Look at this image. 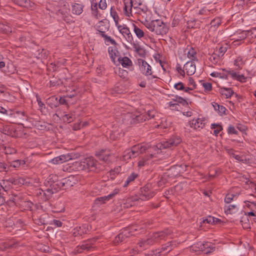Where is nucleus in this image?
I'll list each match as a JSON object with an SVG mask.
<instances>
[{"label":"nucleus","instance_id":"obj_30","mask_svg":"<svg viewBox=\"0 0 256 256\" xmlns=\"http://www.w3.org/2000/svg\"><path fill=\"white\" fill-rule=\"evenodd\" d=\"M63 120L67 123L73 122L76 118L74 112H71L68 114L64 115L62 117Z\"/></svg>","mask_w":256,"mask_h":256},{"label":"nucleus","instance_id":"obj_34","mask_svg":"<svg viewBox=\"0 0 256 256\" xmlns=\"http://www.w3.org/2000/svg\"><path fill=\"white\" fill-rule=\"evenodd\" d=\"M134 27V32L138 38H141L144 37V33L142 30L136 26L134 24H132Z\"/></svg>","mask_w":256,"mask_h":256},{"label":"nucleus","instance_id":"obj_60","mask_svg":"<svg viewBox=\"0 0 256 256\" xmlns=\"http://www.w3.org/2000/svg\"><path fill=\"white\" fill-rule=\"evenodd\" d=\"M138 62L140 64V70L142 72H143L144 70H145V69L146 68V66H145V65L144 64V63L147 62L142 59H138Z\"/></svg>","mask_w":256,"mask_h":256},{"label":"nucleus","instance_id":"obj_5","mask_svg":"<svg viewBox=\"0 0 256 256\" xmlns=\"http://www.w3.org/2000/svg\"><path fill=\"white\" fill-rule=\"evenodd\" d=\"M191 249L196 252H203L208 254L212 252L214 249V244L210 242H198L191 246Z\"/></svg>","mask_w":256,"mask_h":256},{"label":"nucleus","instance_id":"obj_55","mask_svg":"<svg viewBox=\"0 0 256 256\" xmlns=\"http://www.w3.org/2000/svg\"><path fill=\"white\" fill-rule=\"evenodd\" d=\"M202 86L204 88L205 92H210L212 89V84L210 82H204Z\"/></svg>","mask_w":256,"mask_h":256},{"label":"nucleus","instance_id":"obj_53","mask_svg":"<svg viewBox=\"0 0 256 256\" xmlns=\"http://www.w3.org/2000/svg\"><path fill=\"white\" fill-rule=\"evenodd\" d=\"M248 36V34L247 31H242L240 33V36L236 40H244Z\"/></svg>","mask_w":256,"mask_h":256},{"label":"nucleus","instance_id":"obj_26","mask_svg":"<svg viewBox=\"0 0 256 256\" xmlns=\"http://www.w3.org/2000/svg\"><path fill=\"white\" fill-rule=\"evenodd\" d=\"M187 50V56L188 58L190 59V60H192L194 62L198 61L196 58V50L192 48H190L189 49L186 48L185 51L186 52Z\"/></svg>","mask_w":256,"mask_h":256},{"label":"nucleus","instance_id":"obj_50","mask_svg":"<svg viewBox=\"0 0 256 256\" xmlns=\"http://www.w3.org/2000/svg\"><path fill=\"white\" fill-rule=\"evenodd\" d=\"M4 152L6 154H12L16 152V150L10 146H4Z\"/></svg>","mask_w":256,"mask_h":256},{"label":"nucleus","instance_id":"obj_36","mask_svg":"<svg viewBox=\"0 0 256 256\" xmlns=\"http://www.w3.org/2000/svg\"><path fill=\"white\" fill-rule=\"evenodd\" d=\"M140 251L138 246H136L132 248H128L126 250V254L128 256H134L138 254Z\"/></svg>","mask_w":256,"mask_h":256},{"label":"nucleus","instance_id":"obj_25","mask_svg":"<svg viewBox=\"0 0 256 256\" xmlns=\"http://www.w3.org/2000/svg\"><path fill=\"white\" fill-rule=\"evenodd\" d=\"M83 11V6L79 4L75 3L72 5V12L74 14L79 15Z\"/></svg>","mask_w":256,"mask_h":256},{"label":"nucleus","instance_id":"obj_2","mask_svg":"<svg viewBox=\"0 0 256 256\" xmlns=\"http://www.w3.org/2000/svg\"><path fill=\"white\" fill-rule=\"evenodd\" d=\"M145 26L149 30L160 36L166 34L169 30L167 24L159 19L150 22L147 21Z\"/></svg>","mask_w":256,"mask_h":256},{"label":"nucleus","instance_id":"obj_20","mask_svg":"<svg viewBox=\"0 0 256 256\" xmlns=\"http://www.w3.org/2000/svg\"><path fill=\"white\" fill-rule=\"evenodd\" d=\"M205 125L204 120L202 118H198L196 120H192L190 122V126L191 128H193L196 130L202 129Z\"/></svg>","mask_w":256,"mask_h":256},{"label":"nucleus","instance_id":"obj_22","mask_svg":"<svg viewBox=\"0 0 256 256\" xmlns=\"http://www.w3.org/2000/svg\"><path fill=\"white\" fill-rule=\"evenodd\" d=\"M132 234H131L130 235ZM130 235V232L127 230H125L122 232L118 234L114 240V243L115 244H118L120 242L124 240L126 238L128 237Z\"/></svg>","mask_w":256,"mask_h":256},{"label":"nucleus","instance_id":"obj_43","mask_svg":"<svg viewBox=\"0 0 256 256\" xmlns=\"http://www.w3.org/2000/svg\"><path fill=\"white\" fill-rule=\"evenodd\" d=\"M211 128L212 129H215L214 131V134L216 136H217L219 134V132L222 130V126L220 125L216 124H212Z\"/></svg>","mask_w":256,"mask_h":256},{"label":"nucleus","instance_id":"obj_27","mask_svg":"<svg viewBox=\"0 0 256 256\" xmlns=\"http://www.w3.org/2000/svg\"><path fill=\"white\" fill-rule=\"evenodd\" d=\"M227 70L222 69L220 72H214L210 74V76L212 77H219L222 78H228V73H226Z\"/></svg>","mask_w":256,"mask_h":256},{"label":"nucleus","instance_id":"obj_1","mask_svg":"<svg viewBox=\"0 0 256 256\" xmlns=\"http://www.w3.org/2000/svg\"><path fill=\"white\" fill-rule=\"evenodd\" d=\"M74 165L78 170H88L89 171L98 172L106 169V166L99 162L92 157L87 158L82 162H76Z\"/></svg>","mask_w":256,"mask_h":256},{"label":"nucleus","instance_id":"obj_16","mask_svg":"<svg viewBox=\"0 0 256 256\" xmlns=\"http://www.w3.org/2000/svg\"><path fill=\"white\" fill-rule=\"evenodd\" d=\"M187 166L184 164L173 166L170 168V174L174 176H180L186 171Z\"/></svg>","mask_w":256,"mask_h":256},{"label":"nucleus","instance_id":"obj_58","mask_svg":"<svg viewBox=\"0 0 256 256\" xmlns=\"http://www.w3.org/2000/svg\"><path fill=\"white\" fill-rule=\"evenodd\" d=\"M144 114L147 116L146 120H150L154 116L155 112L154 110H148Z\"/></svg>","mask_w":256,"mask_h":256},{"label":"nucleus","instance_id":"obj_51","mask_svg":"<svg viewBox=\"0 0 256 256\" xmlns=\"http://www.w3.org/2000/svg\"><path fill=\"white\" fill-rule=\"evenodd\" d=\"M227 152L230 155L234 158L235 159L240 160L241 157L238 155L235 154L234 152V150L232 149H226Z\"/></svg>","mask_w":256,"mask_h":256},{"label":"nucleus","instance_id":"obj_29","mask_svg":"<svg viewBox=\"0 0 256 256\" xmlns=\"http://www.w3.org/2000/svg\"><path fill=\"white\" fill-rule=\"evenodd\" d=\"M220 92L226 98H230L234 94V92L231 88H220Z\"/></svg>","mask_w":256,"mask_h":256},{"label":"nucleus","instance_id":"obj_15","mask_svg":"<svg viewBox=\"0 0 256 256\" xmlns=\"http://www.w3.org/2000/svg\"><path fill=\"white\" fill-rule=\"evenodd\" d=\"M147 152V154L142 156L140 160L138 162V166L139 168H141L144 166L148 164L149 163V161L155 157V154L152 153V148H149L147 146V149L146 150V152Z\"/></svg>","mask_w":256,"mask_h":256},{"label":"nucleus","instance_id":"obj_45","mask_svg":"<svg viewBox=\"0 0 256 256\" xmlns=\"http://www.w3.org/2000/svg\"><path fill=\"white\" fill-rule=\"evenodd\" d=\"M145 76H146V80L150 84L154 83L156 80L158 78L156 76L153 75L152 74H151L150 75Z\"/></svg>","mask_w":256,"mask_h":256},{"label":"nucleus","instance_id":"obj_62","mask_svg":"<svg viewBox=\"0 0 256 256\" xmlns=\"http://www.w3.org/2000/svg\"><path fill=\"white\" fill-rule=\"evenodd\" d=\"M174 88L177 90H183L184 89V84L182 82H179L174 84Z\"/></svg>","mask_w":256,"mask_h":256},{"label":"nucleus","instance_id":"obj_63","mask_svg":"<svg viewBox=\"0 0 256 256\" xmlns=\"http://www.w3.org/2000/svg\"><path fill=\"white\" fill-rule=\"evenodd\" d=\"M110 175L111 176L112 178H114V176H115V174H118L120 173V168H114V170H112L109 172Z\"/></svg>","mask_w":256,"mask_h":256},{"label":"nucleus","instance_id":"obj_23","mask_svg":"<svg viewBox=\"0 0 256 256\" xmlns=\"http://www.w3.org/2000/svg\"><path fill=\"white\" fill-rule=\"evenodd\" d=\"M71 159L68 156L61 155L60 156L54 158H52L50 162L53 164H59L64 162L68 161V160Z\"/></svg>","mask_w":256,"mask_h":256},{"label":"nucleus","instance_id":"obj_33","mask_svg":"<svg viewBox=\"0 0 256 256\" xmlns=\"http://www.w3.org/2000/svg\"><path fill=\"white\" fill-rule=\"evenodd\" d=\"M12 32L10 26L0 22V32L8 34Z\"/></svg>","mask_w":256,"mask_h":256},{"label":"nucleus","instance_id":"obj_61","mask_svg":"<svg viewBox=\"0 0 256 256\" xmlns=\"http://www.w3.org/2000/svg\"><path fill=\"white\" fill-rule=\"evenodd\" d=\"M247 206L251 210L250 212H248V216H254L256 219V212H255L254 209L252 207H251V206L250 204H248Z\"/></svg>","mask_w":256,"mask_h":256},{"label":"nucleus","instance_id":"obj_14","mask_svg":"<svg viewBox=\"0 0 256 256\" xmlns=\"http://www.w3.org/2000/svg\"><path fill=\"white\" fill-rule=\"evenodd\" d=\"M182 142L181 138L178 136H172L167 141L161 143L160 148H166L172 146H176Z\"/></svg>","mask_w":256,"mask_h":256},{"label":"nucleus","instance_id":"obj_44","mask_svg":"<svg viewBox=\"0 0 256 256\" xmlns=\"http://www.w3.org/2000/svg\"><path fill=\"white\" fill-rule=\"evenodd\" d=\"M110 15L112 17L116 26L118 24L119 18L116 12L112 8H110Z\"/></svg>","mask_w":256,"mask_h":256},{"label":"nucleus","instance_id":"obj_8","mask_svg":"<svg viewBox=\"0 0 256 256\" xmlns=\"http://www.w3.org/2000/svg\"><path fill=\"white\" fill-rule=\"evenodd\" d=\"M52 12H56L58 15H61L64 20L66 21V18L68 14L69 8L68 4L64 2L60 3V5L56 6V8L52 10Z\"/></svg>","mask_w":256,"mask_h":256},{"label":"nucleus","instance_id":"obj_56","mask_svg":"<svg viewBox=\"0 0 256 256\" xmlns=\"http://www.w3.org/2000/svg\"><path fill=\"white\" fill-rule=\"evenodd\" d=\"M203 223L205 224H214L215 223L214 218L212 216H209L203 220Z\"/></svg>","mask_w":256,"mask_h":256},{"label":"nucleus","instance_id":"obj_46","mask_svg":"<svg viewBox=\"0 0 256 256\" xmlns=\"http://www.w3.org/2000/svg\"><path fill=\"white\" fill-rule=\"evenodd\" d=\"M236 208V206L234 204H230L228 206H225L224 208V212L226 214H231L232 210Z\"/></svg>","mask_w":256,"mask_h":256},{"label":"nucleus","instance_id":"obj_40","mask_svg":"<svg viewBox=\"0 0 256 256\" xmlns=\"http://www.w3.org/2000/svg\"><path fill=\"white\" fill-rule=\"evenodd\" d=\"M220 58L221 57L219 55L214 52L210 57V60L212 64H216L220 62Z\"/></svg>","mask_w":256,"mask_h":256},{"label":"nucleus","instance_id":"obj_4","mask_svg":"<svg viewBox=\"0 0 256 256\" xmlns=\"http://www.w3.org/2000/svg\"><path fill=\"white\" fill-rule=\"evenodd\" d=\"M147 146L138 144L132 146L130 149L126 150L122 156V158L124 160H126L132 158H136L140 154H144L146 152Z\"/></svg>","mask_w":256,"mask_h":256},{"label":"nucleus","instance_id":"obj_17","mask_svg":"<svg viewBox=\"0 0 256 256\" xmlns=\"http://www.w3.org/2000/svg\"><path fill=\"white\" fill-rule=\"evenodd\" d=\"M155 195V192L150 189V186L146 184L140 188V198L142 200H148Z\"/></svg>","mask_w":256,"mask_h":256},{"label":"nucleus","instance_id":"obj_6","mask_svg":"<svg viewBox=\"0 0 256 256\" xmlns=\"http://www.w3.org/2000/svg\"><path fill=\"white\" fill-rule=\"evenodd\" d=\"M10 200L12 202L22 210H32L33 204L30 201L24 200L19 196H14L10 198Z\"/></svg>","mask_w":256,"mask_h":256},{"label":"nucleus","instance_id":"obj_57","mask_svg":"<svg viewBox=\"0 0 256 256\" xmlns=\"http://www.w3.org/2000/svg\"><path fill=\"white\" fill-rule=\"evenodd\" d=\"M98 7L100 9L104 10L107 7V4L106 0H100L99 2Z\"/></svg>","mask_w":256,"mask_h":256},{"label":"nucleus","instance_id":"obj_54","mask_svg":"<svg viewBox=\"0 0 256 256\" xmlns=\"http://www.w3.org/2000/svg\"><path fill=\"white\" fill-rule=\"evenodd\" d=\"M227 50V48L226 46H220L218 50V55L221 58L224 55L225 52Z\"/></svg>","mask_w":256,"mask_h":256},{"label":"nucleus","instance_id":"obj_12","mask_svg":"<svg viewBox=\"0 0 256 256\" xmlns=\"http://www.w3.org/2000/svg\"><path fill=\"white\" fill-rule=\"evenodd\" d=\"M9 115L10 120L14 124H20L26 119L25 114L23 111L10 112Z\"/></svg>","mask_w":256,"mask_h":256},{"label":"nucleus","instance_id":"obj_3","mask_svg":"<svg viewBox=\"0 0 256 256\" xmlns=\"http://www.w3.org/2000/svg\"><path fill=\"white\" fill-rule=\"evenodd\" d=\"M124 13L127 16H133V14L144 15L146 14L147 8H142L140 6H133L132 0H124Z\"/></svg>","mask_w":256,"mask_h":256},{"label":"nucleus","instance_id":"obj_59","mask_svg":"<svg viewBox=\"0 0 256 256\" xmlns=\"http://www.w3.org/2000/svg\"><path fill=\"white\" fill-rule=\"evenodd\" d=\"M234 196V195L232 194H226V196L225 198H224L225 202H226L227 204L230 203L232 202V200H233Z\"/></svg>","mask_w":256,"mask_h":256},{"label":"nucleus","instance_id":"obj_28","mask_svg":"<svg viewBox=\"0 0 256 256\" xmlns=\"http://www.w3.org/2000/svg\"><path fill=\"white\" fill-rule=\"evenodd\" d=\"M91 10L92 14L94 16L95 18L98 19L100 17V14L98 13V4L96 2H94V0L92 2Z\"/></svg>","mask_w":256,"mask_h":256},{"label":"nucleus","instance_id":"obj_64","mask_svg":"<svg viewBox=\"0 0 256 256\" xmlns=\"http://www.w3.org/2000/svg\"><path fill=\"white\" fill-rule=\"evenodd\" d=\"M247 32L248 36H250L251 38H256V28H254L250 31H247Z\"/></svg>","mask_w":256,"mask_h":256},{"label":"nucleus","instance_id":"obj_18","mask_svg":"<svg viewBox=\"0 0 256 256\" xmlns=\"http://www.w3.org/2000/svg\"><path fill=\"white\" fill-rule=\"evenodd\" d=\"M96 156L100 160L102 161L105 164H108L112 162V154L108 150H102L96 154Z\"/></svg>","mask_w":256,"mask_h":256},{"label":"nucleus","instance_id":"obj_42","mask_svg":"<svg viewBox=\"0 0 256 256\" xmlns=\"http://www.w3.org/2000/svg\"><path fill=\"white\" fill-rule=\"evenodd\" d=\"M113 196H114V194H109L107 196L98 198H97L96 199L94 202L96 204H100L104 203V202L106 200H108L110 198Z\"/></svg>","mask_w":256,"mask_h":256},{"label":"nucleus","instance_id":"obj_41","mask_svg":"<svg viewBox=\"0 0 256 256\" xmlns=\"http://www.w3.org/2000/svg\"><path fill=\"white\" fill-rule=\"evenodd\" d=\"M36 196H39L42 201H46L47 200L45 191L44 190L40 188L36 190Z\"/></svg>","mask_w":256,"mask_h":256},{"label":"nucleus","instance_id":"obj_48","mask_svg":"<svg viewBox=\"0 0 256 256\" xmlns=\"http://www.w3.org/2000/svg\"><path fill=\"white\" fill-rule=\"evenodd\" d=\"M101 36L104 38V40L106 42H110L112 44L115 46L116 45V41L114 39L112 38L110 36H107L105 34H102L101 35Z\"/></svg>","mask_w":256,"mask_h":256},{"label":"nucleus","instance_id":"obj_47","mask_svg":"<svg viewBox=\"0 0 256 256\" xmlns=\"http://www.w3.org/2000/svg\"><path fill=\"white\" fill-rule=\"evenodd\" d=\"M144 64L145 65V66H146V68L145 69V70L142 72V73L144 76H148L152 74V70L151 66L150 64H148L147 62H144Z\"/></svg>","mask_w":256,"mask_h":256},{"label":"nucleus","instance_id":"obj_39","mask_svg":"<svg viewBox=\"0 0 256 256\" xmlns=\"http://www.w3.org/2000/svg\"><path fill=\"white\" fill-rule=\"evenodd\" d=\"M147 116L144 114H140L138 116H136L134 118H133V122L134 123L136 122H142L146 120Z\"/></svg>","mask_w":256,"mask_h":256},{"label":"nucleus","instance_id":"obj_7","mask_svg":"<svg viewBox=\"0 0 256 256\" xmlns=\"http://www.w3.org/2000/svg\"><path fill=\"white\" fill-rule=\"evenodd\" d=\"M172 233V231L168 229L161 232H156L150 235V237L148 238V241L150 243H152L153 244L156 242H160V240L164 239L166 237L170 236Z\"/></svg>","mask_w":256,"mask_h":256},{"label":"nucleus","instance_id":"obj_10","mask_svg":"<svg viewBox=\"0 0 256 256\" xmlns=\"http://www.w3.org/2000/svg\"><path fill=\"white\" fill-rule=\"evenodd\" d=\"M180 244V242H177L176 240L168 242L162 246L160 250H156V253L159 254V256L166 254L174 248L177 247Z\"/></svg>","mask_w":256,"mask_h":256},{"label":"nucleus","instance_id":"obj_52","mask_svg":"<svg viewBox=\"0 0 256 256\" xmlns=\"http://www.w3.org/2000/svg\"><path fill=\"white\" fill-rule=\"evenodd\" d=\"M220 22L221 20L219 18H214L210 22L211 27L217 28L220 24Z\"/></svg>","mask_w":256,"mask_h":256},{"label":"nucleus","instance_id":"obj_21","mask_svg":"<svg viewBox=\"0 0 256 256\" xmlns=\"http://www.w3.org/2000/svg\"><path fill=\"white\" fill-rule=\"evenodd\" d=\"M109 29L108 24L102 20L100 21L96 24V30L98 34L101 36L102 34H105L106 31Z\"/></svg>","mask_w":256,"mask_h":256},{"label":"nucleus","instance_id":"obj_38","mask_svg":"<svg viewBox=\"0 0 256 256\" xmlns=\"http://www.w3.org/2000/svg\"><path fill=\"white\" fill-rule=\"evenodd\" d=\"M138 249L140 250V251L145 248L147 246L152 245V243H150L148 241V238L146 240H140V242L138 243Z\"/></svg>","mask_w":256,"mask_h":256},{"label":"nucleus","instance_id":"obj_9","mask_svg":"<svg viewBox=\"0 0 256 256\" xmlns=\"http://www.w3.org/2000/svg\"><path fill=\"white\" fill-rule=\"evenodd\" d=\"M97 238H93L84 241L80 246L76 248V252L78 253H82L84 251H90L94 248V245L96 242Z\"/></svg>","mask_w":256,"mask_h":256},{"label":"nucleus","instance_id":"obj_13","mask_svg":"<svg viewBox=\"0 0 256 256\" xmlns=\"http://www.w3.org/2000/svg\"><path fill=\"white\" fill-rule=\"evenodd\" d=\"M42 212L35 211L32 212V219L34 223L38 225L42 226L47 224L46 220V215L44 214H41Z\"/></svg>","mask_w":256,"mask_h":256},{"label":"nucleus","instance_id":"obj_37","mask_svg":"<svg viewBox=\"0 0 256 256\" xmlns=\"http://www.w3.org/2000/svg\"><path fill=\"white\" fill-rule=\"evenodd\" d=\"M47 103L52 108H56L58 104L57 98L55 96H52L48 98Z\"/></svg>","mask_w":256,"mask_h":256},{"label":"nucleus","instance_id":"obj_19","mask_svg":"<svg viewBox=\"0 0 256 256\" xmlns=\"http://www.w3.org/2000/svg\"><path fill=\"white\" fill-rule=\"evenodd\" d=\"M195 62L192 60L188 61L184 65V68L186 73L188 76L194 74L196 72Z\"/></svg>","mask_w":256,"mask_h":256},{"label":"nucleus","instance_id":"obj_32","mask_svg":"<svg viewBox=\"0 0 256 256\" xmlns=\"http://www.w3.org/2000/svg\"><path fill=\"white\" fill-rule=\"evenodd\" d=\"M108 52L112 61L114 62V64H115V59L118 56V50H116V48L110 46L108 48Z\"/></svg>","mask_w":256,"mask_h":256},{"label":"nucleus","instance_id":"obj_11","mask_svg":"<svg viewBox=\"0 0 256 256\" xmlns=\"http://www.w3.org/2000/svg\"><path fill=\"white\" fill-rule=\"evenodd\" d=\"M117 26L118 29L120 32L124 36L126 40L130 44L134 42V39L129 28L126 25H119Z\"/></svg>","mask_w":256,"mask_h":256},{"label":"nucleus","instance_id":"obj_35","mask_svg":"<svg viewBox=\"0 0 256 256\" xmlns=\"http://www.w3.org/2000/svg\"><path fill=\"white\" fill-rule=\"evenodd\" d=\"M138 176V174L136 173L133 172L130 176H128L127 180L125 181L124 184V187L127 186L128 184L133 182Z\"/></svg>","mask_w":256,"mask_h":256},{"label":"nucleus","instance_id":"obj_31","mask_svg":"<svg viewBox=\"0 0 256 256\" xmlns=\"http://www.w3.org/2000/svg\"><path fill=\"white\" fill-rule=\"evenodd\" d=\"M226 73H228V75H230L232 78L240 82H242L245 79L244 75L238 74L234 70L226 72Z\"/></svg>","mask_w":256,"mask_h":256},{"label":"nucleus","instance_id":"obj_24","mask_svg":"<svg viewBox=\"0 0 256 256\" xmlns=\"http://www.w3.org/2000/svg\"><path fill=\"white\" fill-rule=\"evenodd\" d=\"M118 60L123 67H129L132 65V60L127 56L119 57Z\"/></svg>","mask_w":256,"mask_h":256},{"label":"nucleus","instance_id":"obj_49","mask_svg":"<svg viewBox=\"0 0 256 256\" xmlns=\"http://www.w3.org/2000/svg\"><path fill=\"white\" fill-rule=\"evenodd\" d=\"M13 245L7 243H4L0 246V256L2 255V252L7 250L8 248H12Z\"/></svg>","mask_w":256,"mask_h":256}]
</instances>
